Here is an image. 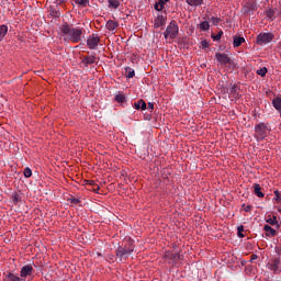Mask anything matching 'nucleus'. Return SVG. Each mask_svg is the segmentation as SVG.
I'll list each match as a JSON object with an SVG mask.
<instances>
[{
  "label": "nucleus",
  "instance_id": "38",
  "mask_svg": "<svg viewBox=\"0 0 281 281\" xmlns=\"http://www.w3.org/2000/svg\"><path fill=\"white\" fill-rule=\"evenodd\" d=\"M148 109H150L153 111V109H155V104L148 103Z\"/></svg>",
  "mask_w": 281,
  "mask_h": 281
},
{
  "label": "nucleus",
  "instance_id": "12",
  "mask_svg": "<svg viewBox=\"0 0 281 281\" xmlns=\"http://www.w3.org/2000/svg\"><path fill=\"white\" fill-rule=\"evenodd\" d=\"M243 43H245V37H240V36L234 37V42H233L234 47H240Z\"/></svg>",
  "mask_w": 281,
  "mask_h": 281
},
{
  "label": "nucleus",
  "instance_id": "35",
  "mask_svg": "<svg viewBox=\"0 0 281 281\" xmlns=\"http://www.w3.org/2000/svg\"><path fill=\"white\" fill-rule=\"evenodd\" d=\"M254 260H258V255L250 256V262H254Z\"/></svg>",
  "mask_w": 281,
  "mask_h": 281
},
{
  "label": "nucleus",
  "instance_id": "19",
  "mask_svg": "<svg viewBox=\"0 0 281 281\" xmlns=\"http://www.w3.org/2000/svg\"><path fill=\"white\" fill-rule=\"evenodd\" d=\"M200 30H203V32H207L210 30V22L204 21L200 24Z\"/></svg>",
  "mask_w": 281,
  "mask_h": 281
},
{
  "label": "nucleus",
  "instance_id": "9",
  "mask_svg": "<svg viewBox=\"0 0 281 281\" xmlns=\"http://www.w3.org/2000/svg\"><path fill=\"white\" fill-rule=\"evenodd\" d=\"M32 271H34V268L32 266H24L20 271V276L21 278H27V276H32Z\"/></svg>",
  "mask_w": 281,
  "mask_h": 281
},
{
  "label": "nucleus",
  "instance_id": "18",
  "mask_svg": "<svg viewBox=\"0 0 281 281\" xmlns=\"http://www.w3.org/2000/svg\"><path fill=\"white\" fill-rule=\"evenodd\" d=\"M109 8H120V0H109Z\"/></svg>",
  "mask_w": 281,
  "mask_h": 281
},
{
  "label": "nucleus",
  "instance_id": "33",
  "mask_svg": "<svg viewBox=\"0 0 281 281\" xmlns=\"http://www.w3.org/2000/svg\"><path fill=\"white\" fill-rule=\"evenodd\" d=\"M211 21H212L213 25H218V23H221L220 18H212Z\"/></svg>",
  "mask_w": 281,
  "mask_h": 281
},
{
  "label": "nucleus",
  "instance_id": "24",
  "mask_svg": "<svg viewBox=\"0 0 281 281\" xmlns=\"http://www.w3.org/2000/svg\"><path fill=\"white\" fill-rule=\"evenodd\" d=\"M126 78H134L135 77V70L131 69V68H126Z\"/></svg>",
  "mask_w": 281,
  "mask_h": 281
},
{
  "label": "nucleus",
  "instance_id": "39",
  "mask_svg": "<svg viewBox=\"0 0 281 281\" xmlns=\"http://www.w3.org/2000/svg\"><path fill=\"white\" fill-rule=\"evenodd\" d=\"M251 211V205H248L245 207V212H250Z\"/></svg>",
  "mask_w": 281,
  "mask_h": 281
},
{
  "label": "nucleus",
  "instance_id": "17",
  "mask_svg": "<svg viewBox=\"0 0 281 281\" xmlns=\"http://www.w3.org/2000/svg\"><path fill=\"white\" fill-rule=\"evenodd\" d=\"M82 63L85 65H93V63H95V57L91 56V57H85Z\"/></svg>",
  "mask_w": 281,
  "mask_h": 281
},
{
  "label": "nucleus",
  "instance_id": "34",
  "mask_svg": "<svg viewBox=\"0 0 281 281\" xmlns=\"http://www.w3.org/2000/svg\"><path fill=\"white\" fill-rule=\"evenodd\" d=\"M201 45L203 49H207V47H210V44L207 43V41H202Z\"/></svg>",
  "mask_w": 281,
  "mask_h": 281
},
{
  "label": "nucleus",
  "instance_id": "40",
  "mask_svg": "<svg viewBox=\"0 0 281 281\" xmlns=\"http://www.w3.org/2000/svg\"><path fill=\"white\" fill-rule=\"evenodd\" d=\"M236 91H237V88H236V87H233V88H232V93H236Z\"/></svg>",
  "mask_w": 281,
  "mask_h": 281
},
{
  "label": "nucleus",
  "instance_id": "28",
  "mask_svg": "<svg viewBox=\"0 0 281 281\" xmlns=\"http://www.w3.org/2000/svg\"><path fill=\"white\" fill-rule=\"evenodd\" d=\"M237 231H238V236H239V238H245V235H243V232H245V227L238 226V227H237Z\"/></svg>",
  "mask_w": 281,
  "mask_h": 281
},
{
  "label": "nucleus",
  "instance_id": "1",
  "mask_svg": "<svg viewBox=\"0 0 281 281\" xmlns=\"http://www.w3.org/2000/svg\"><path fill=\"white\" fill-rule=\"evenodd\" d=\"M60 30L66 36H69V41H71V43H80L83 34L82 29H74L67 24H64L61 25Z\"/></svg>",
  "mask_w": 281,
  "mask_h": 281
},
{
  "label": "nucleus",
  "instance_id": "27",
  "mask_svg": "<svg viewBox=\"0 0 281 281\" xmlns=\"http://www.w3.org/2000/svg\"><path fill=\"white\" fill-rule=\"evenodd\" d=\"M223 36V31H220L216 35L212 34L213 41H218Z\"/></svg>",
  "mask_w": 281,
  "mask_h": 281
},
{
  "label": "nucleus",
  "instance_id": "21",
  "mask_svg": "<svg viewBox=\"0 0 281 281\" xmlns=\"http://www.w3.org/2000/svg\"><path fill=\"white\" fill-rule=\"evenodd\" d=\"M187 3L189 5H201V3H203V0H187Z\"/></svg>",
  "mask_w": 281,
  "mask_h": 281
},
{
  "label": "nucleus",
  "instance_id": "14",
  "mask_svg": "<svg viewBox=\"0 0 281 281\" xmlns=\"http://www.w3.org/2000/svg\"><path fill=\"white\" fill-rule=\"evenodd\" d=\"M266 16L267 19H269L270 21H273L276 19V10L273 9H268L266 11Z\"/></svg>",
  "mask_w": 281,
  "mask_h": 281
},
{
  "label": "nucleus",
  "instance_id": "41",
  "mask_svg": "<svg viewBox=\"0 0 281 281\" xmlns=\"http://www.w3.org/2000/svg\"><path fill=\"white\" fill-rule=\"evenodd\" d=\"M158 21L161 23V21H164V16H158Z\"/></svg>",
  "mask_w": 281,
  "mask_h": 281
},
{
  "label": "nucleus",
  "instance_id": "22",
  "mask_svg": "<svg viewBox=\"0 0 281 281\" xmlns=\"http://www.w3.org/2000/svg\"><path fill=\"white\" fill-rule=\"evenodd\" d=\"M265 232H267V234H271V236H276V229H273L271 226L266 225L265 226Z\"/></svg>",
  "mask_w": 281,
  "mask_h": 281
},
{
  "label": "nucleus",
  "instance_id": "32",
  "mask_svg": "<svg viewBox=\"0 0 281 281\" xmlns=\"http://www.w3.org/2000/svg\"><path fill=\"white\" fill-rule=\"evenodd\" d=\"M274 199H276V201H278L279 203H281V198H280V191H278V190H276L274 191Z\"/></svg>",
  "mask_w": 281,
  "mask_h": 281
},
{
  "label": "nucleus",
  "instance_id": "6",
  "mask_svg": "<svg viewBox=\"0 0 281 281\" xmlns=\"http://www.w3.org/2000/svg\"><path fill=\"white\" fill-rule=\"evenodd\" d=\"M215 56L221 65H232V58H229V56L222 53H217Z\"/></svg>",
  "mask_w": 281,
  "mask_h": 281
},
{
  "label": "nucleus",
  "instance_id": "23",
  "mask_svg": "<svg viewBox=\"0 0 281 281\" xmlns=\"http://www.w3.org/2000/svg\"><path fill=\"white\" fill-rule=\"evenodd\" d=\"M267 71H268L267 67H263V68L257 70V75L261 76L262 78H265L267 76Z\"/></svg>",
  "mask_w": 281,
  "mask_h": 281
},
{
  "label": "nucleus",
  "instance_id": "2",
  "mask_svg": "<svg viewBox=\"0 0 281 281\" xmlns=\"http://www.w3.org/2000/svg\"><path fill=\"white\" fill-rule=\"evenodd\" d=\"M179 34V26L177 25V22L172 21L168 25L166 32H165V38H177Z\"/></svg>",
  "mask_w": 281,
  "mask_h": 281
},
{
  "label": "nucleus",
  "instance_id": "4",
  "mask_svg": "<svg viewBox=\"0 0 281 281\" xmlns=\"http://www.w3.org/2000/svg\"><path fill=\"white\" fill-rule=\"evenodd\" d=\"M273 41V34L271 33H262L257 36V44L265 45L267 43H271Z\"/></svg>",
  "mask_w": 281,
  "mask_h": 281
},
{
  "label": "nucleus",
  "instance_id": "10",
  "mask_svg": "<svg viewBox=\"0 0 281 281\" xmlns=\"http://www.w3.org/2000/svg\"><path fill=\"white\" fill-rule=\"evenodd\" d=\"M271 270L274 271V273H281V261L280 258H277L271 263Z\"/></svg>",
  "mask_w": 281,
  "mask_h": 281
},
{
  "label": "nucleus",
  "instance_id": "13",
  "mask_svg": "<svg viewBox=\"0 0 281 281\" xmlns=\"http://www.w3.org/2000/svg\"><path fill=\"white\" fill-rule=\"evenodd\" d=\"M134 108L136 110L142 109V111H146V102L144 100H139L138 102L134 103Z\"/></svg>",
  "mask_w": 281,
  "mask_h": 281
},
{
  "label": "nucleus",
  "instance_id": "3",
  "mask_svg": "<svg viewBox=\"0 0 281 281\" xmlns=\"http://www.w3.org/2000/svg\"><path fill=\"white\" fill-rule=\"evenodd\" d=\"M268 131L269 127L265 123H259L255 126V137L259 140L265 139Z\"/></svg>",
  "mask_w": 281,
  "mask_h": 281
},
{
  "label": "nucleus",
  "instance_id": "36",
  "mask_svg": "<svg viewBox=\"0 0 281 281\" xmlns=\"http://www.w3.org/2000/svg\"><path fill=\"white\" fill-rule=\"evenodd\" d=\"M168 1H170V0H159V2H160L162 5H166V3H168Z\"/></svg>",
  "mask_w": 281,
  "mask_h": 281
},
{
  "label": "nucleus",
  "instance_id": "37",
  "mask_svg": "<svg viewBox=\"0 0 281 281\" xmlns=\"http://www.w3.org/2000/svg\"><path fill=\"white\" fill-rule=\"evenodd\" d=\"M13 201H15V203H19V194L14 195Z\"/></svg>",
  "mask_w": 281,
  "mask_h": 281
},
{
  "label": "nucleus",
  "instance_id": "15",
  "mask_svg": "<svg viewBox=\"0 0 281 281\" xmlns=\"http://www.w3.org/2000/svg\"><path fill=\"white\" fill-rule=\"evenodd\" d=\"M5 34H8V26L3 24L0 26V41L5 38Z\"/></svg>",
  "mask_w": 281,
  "mask_h": 281
},
{
  "label": "nucleus",
  "instance_id": "42",
  "mask_svg": "<svg viewBox=\"0 0 281 281\" xmlns=\"http://www.w3.org/2000/svg\"><path fill=\"white\" fill-rule=\"evenodd\" d=\"M75 201V203H80V201L79 200H74Z\"/></svg>",
  "mask_w": 281,
  "mask_h": 281
},
{
  "label": "nucleus",
  "instance_id": "11",
  "mask_svg": "<svg viewBox=\"0 0 281 281\" xmlns=\"http://www.w3.org/2000/svg\"><path fill=\"white\" fill-rule=\"evenodd\" d=\"M119 26H120V24L113 20H109L105 24L106 30H109L110 32L117 30Z\"/></svg>",
  "mask_w": 281,
  "mask_h": 281
},
{
  "label": "nucleus",
  "instance_id": "5",
  "mask_svg": "<svg viewBox=\"0 0 281 281\" xmlns=\"http://www.w3.org/2000/svg\"><path fill=\"white\" fill-rule=\"evenodd\" d=\"M83 182H85L86 190H89L90 192H95L97 194L100 193V187L98 183H95V181L85 180Z\"/></svg>",
  "mask_w": 281,
  "mask_h": 281
},
{
  "label": "nucleus",
  "instance_id": "31",
  "mask_svg": "<svg viewBox=\"0 0 281 281\" xmlns=\"http://www.w3.org/2000/svg\"><path fill=\"white\" fill-rule=\"evenodd\" d=\"M76 3H78L79 5L86 7L87 3H89V0H76Z\"/></svg>",
  "mask_w": 281,
  "mask_h": 281
},
{
  "label": "nucleus",
  "instance_id": "7",
  "mask_svg": "<svg viewBox=\"0 0 281 281\" xmlns=\"http://www.w3.org/2000/svg\"><path fill=\"white\" fill-rule=\"evenodd\" d=\"M98 43H100V37L95 35H91L87 41V45L90 49H95L98 47Z\"/></svg>",
  "mask_w": 281,
  "mask_h": 281
},
{
  "label": "nucleus",
  "instance_id": "29",
  "mask_svg": "<svg viewBox=\"0 0 281 281\" xmlns=\"http://www.w3.org/2000/svg\"><path fill=\"white\" fill-rule=\"evenodd\" d=\"M24 177H26V178L32 177V169H30L29 167H26V168L24 169Z\"/></svg>",
  "mask_w": 281,
  "mask_h": 281
},
{
  "label": "nucleus",
  "instance_id": "25",
  "mask_svg": "<svg viewBox=\"0 0 281 281\" xmlns=\"http://www.w3.org/2000/svg\"><path fill=\"white\" fill-rule=\"evenodd\" d=\"M155 10H157V12H161V10H164V4L160 1L156 2Z\"/></svg>",
  "mask_w": 281,
  "mask_h": 281
},
{
  "label": "nucleus",
  "instance_id": "20",
  "mask_svg": "<svg viewBox=\"0 0 281 281\" xmlns=\"http://www.w3.org/2000/svg\"><path fill=\"white\" fill-rule=\"evenodd\" d=\"M8 279H9L10 281H25L24 279H21V278L14 276V273H12V272H10V273L8 274Z\"/></svg>",
  "mask_w": 281,
  "mask_h": 281
},
{
  "label": "nucleus",
  "instance_id": "8",
  "mask_svg": "<svg viewBox=\"0 0 281 281\" xmlns=\"http://www.w3.org/2000/svg\"><path fill=\"white\" fill-rule=\"evenodd\" d=\"M134 249H135V247H133V246H131L128 249L120 247L116 250V256L119 258H124V256H126V254H133Z\"/></svg>",
  "mask_w": 281,
  "mask_h": 281
},
{
  "label": "nucleus",
  "instance_id": "30",
  "mask_svg": "<svg viewBox=\"0 0 281 281\" xmlns=\"http://www.w3.org/2000/svg\"><path fill=\"white\" fill-rule=\"evenodd\" d=\"M267 223H269V225H276L278 223V217L273 216V218L267 220Z\"/></svg>",
  "mask_w": 281,
  "mask_h": 281
},
{
  "label": "nucleus",
  "instance_id": "16",
  "mask_svg": "<svg viewBox=\"0 0 281 281\" xmlns=\"http://www.w3.org/2000/svg\"><path fill=\"white\" fill-rule=\"evenodd\" d=\"M260 184H255V194L259 196V199H263L265 198V193H262V191H260Z\"/></svg>",
  "mask_w": 281,
  "mask_h": 281
},
{
  "label": "nucleus",
  "instance_id": "43",
  "mask_svg": "<svg viewBox=\"0 0 281 281\" xmlns=\"http://www.w3.org/2000/svg\"><path fill=\"white\" fill-rule=\"evenodd\" d=\"M98 256H102V254L98 252Z\"/></svg>",
  "mask_w": 281,
  "mask_h": 281
},
{
  "label": "nucleus",
  "instance_id": "26",
  "mask_svg": "<svg viewBox=\"0 0 281 281\" xmlns=\"http://www.w3.org/2000/svg\"><path fill=\"white\" fill-rule=\"evenodd\" d=\"M115 100L116 102L122 103L124 100H126V97H124V94H116Z\"/></svg>",
  "mask_w": 281,
  "mask_h": 281
}]
</instances>
